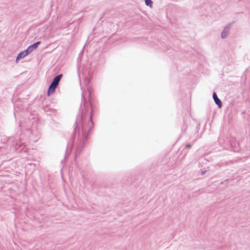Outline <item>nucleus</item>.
<instances>
[{
    "mask_svg": "<svg viewBox=\"0 0 250 250\" xmlns=\"http://www.w3.org/2000/svg\"><path fill=\"white\" fill-rule=\"evenodd\" d=\"M85 95L82 96V103L80 112L77 115L74 128V134L72 138H77V142L74 147L76 149V155L80 153L81 149L84 146L83 141L86 139L88 132L93 126L92 121V108L91 102L90 95H88V100L84 97Z\"/></svg>",
    "mask_w": 250,
    "mask_h": 250,
    "instance_id": "obj_1",
    "label": "nucleus"
},
{
    "mask_svg": "<svg viewBox=\"0 0 250 250\" xmlns=\"http://www.w3.org/2000/svg\"><path fill=\"white\" fill-rule=\"evenodd\" d=\"M62 76V74H60L54 78L52 83L49 87L48 90V94H49V93H53L55 91V90L58 86Z\"/></svg>",
    "mask_w": 250,
    "mask_h": 250,
    "instance_id": "obj_2",
    "label": "nucleus"
},
{
    "mask_svg": "<svg viewBox=\"0 0 250 250\" xmlns=\"http://www.w3.org/2000/svg\"><path fill=\"white\" fill-rule=\"evenodd\" d=\"M231 25L230 24H227L224 26L221 33V38L223 39H226L230 33V29Z\"/></svg>",
    "mask_w": 250,
    "mask_h": 250,
    "instance_id": "obj_3",
    "label": "nucleus"
},
{
    "mask_svg": "<svg viewBox=\"0 0 250 250\" xmlns=\"http://www.w3.org/2000/svg\"><path fill=\"white\" fill-rule=\"evenodd\" d=\"M23 144H21V145H19L18 144H16V145H15V148L16 149H18V146H19V147H21L22 146Z\"/></svg>",
    "mask_w": 250,
    "mask_h": 250,
    "instance_id": "obj_9",
    "label": "nucleus"
},
{
    "mask_svg": "<svg viewBox=\"0 0 250 250\" xmlns=\"http://www.w3.org/2000/svg\"><path fill=\"white\" fill-rule=\"evenodd\" d=\"M212 98L219 108H221L222 106V103L220 99L218 97L217 95H212Z\"/></svg>",
    "mask_w": 250,
    "mask_h": 250,
    "instance_id": "obj_6",
    "label": "nucleus"
},
{
    "mask_svg": "<svg viewBox=\"0 0 250 250\" xmlns=\"http://www.w3.org/2000/svg\"><path fill=\"white\" fill-rule=\"evenodd\" d=\"M88 92H89L90 94L92 92L91 91V90L90 89H89V88H88Z\"/></svg>",
    "mask_w": 250,
    "mask_h": 250,
    "instance_id": "obj_11",
    "label": "nucleus"
},
{
    "mask_svg": "<svg viewBox=\"0 0 250 250\" xmlns=\"http://www.w3.org/2000/svg\"><path fill=\"white\" fill-rule=\"evenodd\" d=\"M205 173V171L201 172V175H204Z\"/></svg>",
    "mask_w": 250,
    "mask_h": 250,
    "instance_id": "obj_12",
    "label": "nucleus"
},
{
    "mask_svg": "<svg viewBox=\"0 0 250 250\" xmlns=\"http://www.w3.org/2000/svg\"><path fill=\"white\" fill-rule=\"evenodd\" d=\"M73 142L72 141H70L68 143V145H67V150H68V149L70 148V149H71L72 147V146H73Z\"/></svg>",
    "mask_w": 250,
    "mask_h": 250,
    "instance_id": "obj_7",
    "label": "nucleus"
},
{
    "mask_svg": "<svg viewBox=\"0 0 250 250\" xmlns=\"http://www.w3.org/2000/svg\"><path fill=\"white\" fill-rule=\"evenodd\" d=\"M28 55L27 53V52L26 51V50L21 52L20 53L18 54L17 56L16 59V62L18 63L21 59L25 58L26 56H27Z\"/></svg>",
    "mask_w": 250,
    "mask_h": 250,
    "instance_id": "obj_5",
    "label": "nucleus"
},
{
    "mask_svg": "<svg viewBox=\"0 0 250 250\" xmlns=\"http://www.w3.org/2000/svg\"><path fill=\"white\" fill-rule=\"evenodd\" d=\"M40 42H37L28 46V48L26 49L27 53L29 54L30 53L33 51L34 50L36 49L37 48L38 45L40 44Z\"/></svg>",
    "mask_w": 250,
    "mask_h": 250,
    "instance_id": "obj_4",
    "label": "nucleus"
},
{
    "mask_svg": "<svg viewBox=\"0 0 250 250\" xmlns=\"http://www.w3.org/2000/svg\"><path fill=\"white\" fill-rule=\"evenodd\" d=\"M186 147L188 148H190L191 147V146L189 144H188L186 145Z\"/></svg>",
    "mask_w": 250,
    "mask_h": 250,
    "instance_id": "obj_10",
    "label": "nucleus"
},
{
    "mask_svg": "<svg viewBox=\"0 0 250 250\" xmlns=\"http://www.w3.org/2000/svg\"><path fill=\"white\" fill-rule=\"evenodd\" d=\"M145 2L146 5L151 7L152 3L151 0H145Z\"/></svg>",
    "mask_w": 250,
    "mask_h": 250,
    "instance_id": "obj_8",
    "label": "nucleus"
}]
</instances>
